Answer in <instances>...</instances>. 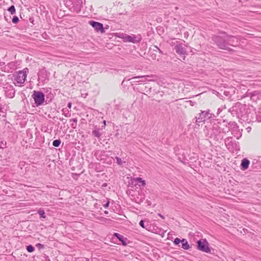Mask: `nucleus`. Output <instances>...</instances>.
<instances>
[{"mask_svg": "<svg viewBox=\"0 0 261 261\" xmlns=\"http://www.w3.org/2000/svg\"><path fill=\"white\" fill-rule=\"evenodd\" d=\"M173 40L174 41V42L172 41L171 42V44L175 45L174 49L175 51L179 55H183V59L184 60L185 58V55L187 54V50L185 47L182 46V44L180 42L175 40V39H173Z\"/></svg>", "mask_w": 261, "mask_h": 261, "instance_id": "3", "label": "nucleus"}, {"mask_svg": "<svg viewBox=\"0 0 261 261\" xmlns=\"http://www.w3.org/2000/svg\"><path fill=\"white\" fill-rule=\"evenodd\" d=\"M27 250L29 252H32L34 251L35 248L32 245H30L27 247Z\"/></svg>", "mask_w": 261, "mask_h": 261, "instance_id": "21", "label": "nucleus"}, {"mask_svg": "<svg viewBox=\"0 0 261 261\" xmlns=\"http://www.w3.org/2000/svg\"><path fill=\"white\" fill-rule=\"evenodd\" d=\"M105 214H108V211H105Z\"/></svg>", "mask_w": 261, "mask_h": 261, "instance_id": "32", "label": "nucleus"}, {"mask_svg": "<svg viewBox=\"0 0 261 261\" xmlns=\"http://www.w3.org/2000/svg\"><path fill=\"white\" fill-rule=\"evenodd\" d=\"M116 159L117 160V163L119 165L122 166L124 163H125V162H123L119 157H116Z\"/></svg>", "mask_w": 261, "mask_h": 261, "instance_id": "22", "label": "nucleus"}, {"mask_svg": "<svg viewBox=\"0 0 261 261\" xmlns=\"http://www.w3.org/2000/svg\"><path fill=\"white\" fill-rule=\"evenodd\" d=\"M71 121H73V123L71 124V127L72 128H75L77 126V119L76 118H73Z\"/></svg>", "mask_w": 261, "mask_h": 261, "instance_id": "17", "label": "nucleus"}, {"mask_svg": "<svg viewBox=\"0 0 261 261\" xmlns=\"http://www.w3.org/2000/svg\"><path fill=\"white\" fill-rule=\"evenodd\" d=\"M19 20V19H18V17L17 16H14L13 18H12V22L14 23H16L18 22Z\"/></svg>", "mask_w": 261, "mask_h": 261, "instance_id": "23", "label": "nucleus"}, {"mask_svg": "<svg viewBox=\"0 0 261 261\" xmlns=\"http://www.w3.org/2000/svg\"><path fill=\"white\" fill-rule=\"evenodd\" d=\"M114 236L116 237L118 239H119V240L122 242V244L123 246L126 245L127 239L124 238L122 235L118 233H115L114 234Z\"/></svg>", "mask_w": 261, "mask_h": 261, "instance_id": "12", "label": "nucleus"}, {"mask_svg": "<svg viewBox=\"0 0 261 261\" xmlns=\"http://www.w3.org/2000/svg\"><path fill=\"white\" fill-rule=\"evenodd\" d=\"M181 241H182V240H180L179 238H176V239H175V240H174V243L175 245H178V244H179L180 243H181Z\"/></svg>", "mask_w": 261, "mask_h": 261, "instance_id": "24", "label": "nucleus"}, {"mask_svg": "<svg viewBox=\"0 0 261 261\" xmlns=\"http://www.w3.org/2000/svg\"><path fill=\"white\" fill-rule=\"evenodd\" d=\"M152 77V75H140V76H134L131 78V79H141V80H140L139 81H134V82H137V83H145L146 81H150L151 80H149L147 78L148 77ZM130 79H127L126 77H125L124 79V80L129 81Z\"/></svg>", "mask_w": 261, "mask_h": 261, "instance_id": "8", "label": "nucleus"}, {"mask_svg": "<svg viewBox=\"0 0 261 261\" xmlns=\"http://www.w3.org/2000/svg\"><path fill=\"white\" fill-rule=\"evenodd\" d=\"M32 97L37 106L42 105L44 101V95L42 92L34 91Z\"/></svg>", "mask_w": 261, "mask_h": 261, "instance_id": "4", "label": "nucleus"}, {"mask_svg": "<svg viewBox=\"0 0 261 261\" xmlns=\"http://www.w3.org/2000/svg\"><path fill=\"white\" fill-rule=\"evenodd\" d=\"M38 213L40 215V216L41 218H45V212H44V210L40 209L38 211Z\"/></svg>", "mask_w": 261, "mask_h": 261, "instance_id": "20", "label": "nucleus"}, {"mask_svg": "<svg viewBox=\"0 0 261 261\" xmlns=\"http://www.w3.org/2000/svg\"><path fill=\"white\" fill-rule=\"evenodd\" d=\"M110 202L109 201H108L107 202L103 205V206L105 208H108Z\"/></svg>", "mask_w": 261, "mask_h": 261, "instance_id": "28", "label": "nucleus"}, {"mask_svg": "<svg viewBox=\"0 0 261 261\" xmlns=\"http://www.w3.org/2000/svg\"><path fill=\"white\" fill-rule=\"evenodd\" d=\"M250 164V161L247 159H244L242 161L241 166L242 169L245 170L248 168Z\"/></svg>", "mask_w": 261, "mask_h": 261, "instance_id": "13", "label": "nucleus"}, {"mask_svg": "<svg viewBox=\"0 0 261 261\" xmlns=\"http://www.w3.org/2000/svg\"><path fill=\"white\" fill-rule=\"evenodd\" d=\"M61 143V141L60 139L55 140L53 142V145L55 147H58L59 146Z\"/></svg>", "mask_w": 261, "mask_h": 261, "instance_id": "19", "label": "nucleus"}, {"mask_svg": "<svg viewBox=\"0 0 261 261\" xmlns=\"http://www.w3.org/2000/svg\"><path fill=\"white\" fill-rule=\"evenodd\" d=\"M71 105H72V104H71V102H69V103H68V107L69 108H71Z\"/></svg>", "mask_w": 261, "mask_h": 261, "instance_id": "30", "label": "nucleus"}, {"mask_svg": "<svg viewBox=\"0 0 261 261\" xmlns=\"http://www.w3.org/2000/svg\"><path fill=\"white\" fill-rule=\"evenodd\" d=\"M209 115H210V116H208V118H207L208 119H211V118H213V117H214V115H212V114H209Z\"/></svg>", "mask_w": 261, "mask_h": 261, "instance_id": "29", "label": "nucleus"}, {"mask_svg": "<svg viewBox=\"0 0 261 261\" xmlns=\"http://www.w3.org/2000/svg\"><path fill=\"white\" fill-rule=\"evenodd\" d=\"M11 14H14L16 13L15 8L14 6H11L8 9Z\"/></svg>", "mask_w": 261, "mask_h": 261, "instance_id": "18", "label": "nucleus"}, {"mask_svg": "<svg viewBox=\"0 0 261 261\" xmlns=\"http://www.w3.org/2000/svg\"><path fill=\"white\" fill-rule=\"evenodd\" d=\"M5 95L6 97L12 98L14 97L15 90L13 86L8 83L5 85L4 87Z\"/></svg>", "mask_w": 261, "mask_h": 261, "instance_id": "6", "label": "nucleus"}, {"mask_svg": "<svg viewBox=\"0 0 261 261\" xmlns=\"http://www.w3.org/2000/svg\"><path fill=\"white\" fill-rule=\"evenodd\" d=\"M139 224L142 227L144 228H145V226H144V222L143 220H141L140 222H139Z\"/></svg>", "mask_w": 261, "mask_h": 261, "instance_id": "25", "label": "nucleus"}, {"mask_svg": "<svg viewBox=\"0 0 261 261\" xmlns=\"http://www.w3.org/2000/svg\"><path fill=\"white\" fill-rule=\"evenodd\" d=\"M28 72L29 69L27 68L17 72L14 75V81H16L17 84H23L26 80L27 74Z\"/></svg>", "mask_w": 261, "mask_h": 261, "instance_id": "2", "label": "nucleus"}, {"mask_svg": "<svg viewBox=\"0 0 261 261\" xmlns=\"http://www.w3.org/2000/svg\"><path fill=\"white\" fill-rule=\"evenodd\" d=\"M134 180L136 181H137L138 182H140L142 184V186H145L146 185V182L144 180H143L141 177H137L136 178L134 179Z\"/></svg>", "mask_w": 261, "mask_h": 261, "instance_id": "16", "label": "nucleus"}, {"mask_svg": "<svg viewBox=\"0 0 261 261\" xmlns=\"http://www.w3.org/2000/svg\"><path fill=\"white\" fill-rule=\"evenodd\" d=\"M6 144H4L3 142H0V148L5 147Z\"/></svg>", "mask_w": 261, "mask_h": 261, "instance_id": "27", "label": "nucleus"}, {"mask_svg": "<svg viewBox=\"0 0 261 261\" xmlns=\"http://www.w3.org/2000/svg\"><path fill=\"white\" fill-rule=\"evenodd\" d=\"M239 41L237 37L233 36L227 35V46H236L239 44Z\"/></svg>", "mask_w": 261, "mask_h": 261, "instance_id": "10", "label": "nucleus"}, {"mask_svg": "<svg viewBox=\"0 0 261 261\" xmlns=\"http://www.w3.org/2000/svg\"><path fill=\"white\" fill-rule=\"evenodd\" d=\"M182 248L184 249L188 250L189 249L190 246L186 239H183L181 241Z\"/></svg>", "mask_w": 261, "mask_h": 261, "instance_id": "14", "label": "nucleus"}, {"mask_svg": "<svg viewBox=\"0 0 261 261\" xmlns=\"http://www.w3.org/2000/svg\"><path fill=\"white\" fill-rule=\"evenodd\" d=\"M223 34L224 35L223 38L218 36H213L212 39L219 48L229 50L230 48L227 44V35L225 32H223Z\"/></svg>", "mask_w": 261, "mask_h": 261, "instance_id": "1", "label": "nucleus"}, {"mask_svg": "<svg viewBox=\"0 0 261 261\" xmlns=\"http://www.w3.org/2000/svg\"><path fill=\"white\" fill-rule=\"evenodd\" d=\"M103 123L106 125V121L105 120L103 121Z\"/></svg>", "mask_w": 261, "mask_h": 261, "instance_id": "34", "label": "nucleus"}, {"mask_svg": "<svg viewBox=\"0 0 261 261\" xmlns=\"http://www.w3.org/2000/svg\"><path fill=\"white\" fill-rule=\"evenodd\" d=\"M92 134L93 136L97 138H99L101 136V133L99 129H94L92 131Z\"/></svg>", "mask_w": 261, "mask_h": 261, "instance_id": "15", "label": "nucleus"}, {"mask_svg": "<svg viewBox=\"0 0 261 261\" xmlns=\"http://www.w3.org/2000/svg\"><path fill=\"white\" fill-rule=\"evenodd\" d=\"M126 41L132 42V43H138L141 41V38L137 37L135 35L129 36L127 35L125 38Z\"/></svg>", "mask_w": 261, "mask_h": 261, "instance_id": "11", "label": "nucleus"}, {"mask_svg": "<svg viewBox=\"0 0 261 261\" xmlns=\"http://www.w3.org/2000/svg\"><path fill=\"white\" fill-rule=\"evenodd\" d=\"M159 216H160L162 218L164 219V217H163L162 215H161V214H159Z\"/></svg>", "mask_w": 261, "mask_h": 261, "instance_id": "31", "label": "nucleus"}, {"mask_svg": "<svg viewBox=\"0 0 261 261\" xmlns=\"http://www.w3.org/2000/svg\"><path fill=\"white\" fill-rule=\"evenodd\" d=\"M37 246L38 247V248L39 249H42V248H43L44 247L43 245H42V244H40V243H38V244H37Z\"/></svg>", "mask_w": 261, "mask_h": 261, "instance_id": "26", "label": "nucleus"}, {"mask_svg": "<svg viewBox=\"0 0 261 261\" xmlns=\"http://www.w3.org/2000/svg\"><path fill=\"white\" fill-rule=\"evenodd\" d=\"M158 49L159 50V51L160 53H162V51L160 49H159V48H158Z\"/></svg>", "mask_w": 261, "mask_h": 261, "instance_id": "33", "label": "nucleus"}, {"mask_svg": "<svg viewBox=\"0 0 261 261\" xmlns=\"http://www.w3.org/2000/svg\"><path fill=\"white\" fill-rule=\"evenodd\" d=\"M197 248L198 250L206 253L211 252L209 244L206 239H201L197 242Z\"/></svg>", "mask_w": 261, "mask_h": 261, "instance_id": "5", "label": "nucleus"}, {"mask_svg": "<svg viewBox=\"0 0 261 261\" xmlns=\"http://www.w3.org/2000/svg\"><path fill=\"white\" fill-rule=\"evenodd\" d=\"M89 23L93 28H94L96 31H100L101 33L105 32V30L102 23L94 21H90Z\"/></svg>", "mask_w": 261, "mask_h": 261, "instance_id": "7", "label": "nucleus"}, {"mask_svg": "<svg viewBox=\"0 0 261 261\" xmlns=\"http://www.w3.org/2000/svg\"><path fill=\"white\" fill-rule=\"evenodd\" d=\"M210 110L202 111V112L199 114V116L198 118H196V122L200 123L202 122H204L206 117L209 116Z\"/></svg>", "mask_w": 261, "mask_h": 261, "instance_id": "9", "label": "nucleus"}]
</instances>
